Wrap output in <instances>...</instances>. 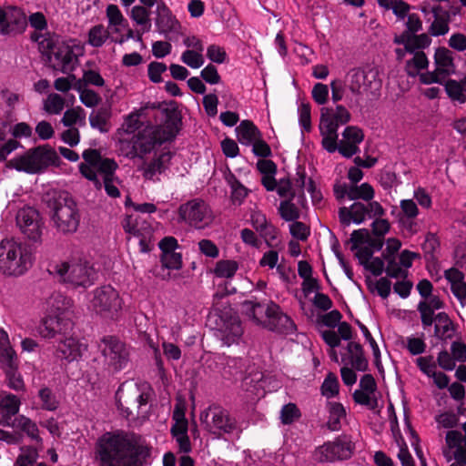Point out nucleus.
I'll use <instances>...</instances> for the list:
<instances>
[{"instance_id": "f257e3e1", "label": "nucleus", "mask_w": 466, "mask_h": 466, "mask_svg": "<svg viewBox=\"0 0 466 466\" xmlns=\"http://www.w3.org/2000/svg\"><path fill=\"white\" fill-rule=\"evenodd\" d=\"M151 449L137 433L116 430L101 435L95 445L98 466H143Z\"/></svg>"}, {"instance_id": "f03ea898", "label": "nucleus", "mask_w": 466, "mask_h": 466, "mask_svg": "<svg viewBox=\"0 0 466 466\" xmlns=\"http://www.w3.org/2000/svg\"><path fill=\"white\" fill-rule=\"evenodd\" d=\"M177 133L174 122H166L163 125H147L131 137H120L118 150L120 154L129 159L143 158L157 147L166 142L173 140Z\"/></svg>"}, {"instance_id": "7ed1b4c3", "label": "nucleus", "mask_w": 466, "mask_h": 466, "mask_svg": "<svg viewBox=\"0 0 466 466\" xmlns=\"http://www.w3.org/2000/svg\"><path fill=\"white\" fill-rule=\"evenodd\" d=\"M242 309L248 318L270 331L292 334L296 330L294 321L273 301L246 300L242 304Z\"/></svg>"}, {"instance_id": "20e7f679", "label": "nucleus", "mask_w": 466, "mask_h": 466, "mask_svg": "<svg viewBox=\"0 0 466 466\" xmlns=\"http://www.w3.org/2000/svg\"><path fill=\"white\" fill-rule=\"evenodd\" d=\"M31 248L25 244L5 239L0 243V271L7 276L23 275L33 265Z\"/></svg>"}, {"instance_id": "39448f33", "label": "nucleus", "mask_w": 466, "mask_h": 466, "mask_svg": "<svg viewBox=\"0 0 466 466\" xmlns=\"http://www.w3.org/2000/svg\"><path fill=\"white\" fill-rule=\"evenodd\" d=\"M350 120V111L342 105L335 109L324 106L320 109L319 132L322 137V147L329 153L336 152L339 137L338 128Z\"/></svg>"}, {"instance_id": "423d86ee", "label": "nucleus", "mask_w": 466, "mask_h": 466, "mask_svg": "<svg viewBox=\"0 0 466 466\" xmlns=\"http://www.w3.org/2000/svg\"><path fill=\"white\" fill-rule=\"evenodd\" d=\"M103 358L104 369L116 374L126 369L130 360V348L116 336L106 335L97 341Z\"/></svg>"}, {"instance_id": "0eeeda50", "label": "nucleus", "mask_w": 466, "mask_h": 466, "mask_svg": "<svg viewBox=\"0 0 466 466\" xmlns=\"http://www.w3.org/2000/svg\"><path fill=\"white\" fill-rule=\"evenodd\" d=\"M55 272L60 279L73 288L86 289L96 279V271L86 260H72L57 264Z\"/></svg>"}, {"instance_id": "6e6552de", "label": "nucleus", "mask_w": 466, "mask_h": 466, "mask_svg": "<svg viewBox=\"0 0 466 466\" xmlns=\"http://www.w3.org/2000/svg\"><path fill=\"white\" fill-rule=\"evenodd\" d=\"M124 383L121 384L116 392V400L117 410L120 414L126 419H130L133 416V411L129 404L137 405V417L141 419L147 418V410L145 408L149 402L151 397V388L147 383L142 384V390L137 384L134 389H131L127 394L124 390Z\"/></svg>"}, {"instance_id": "1a4fd4ad", "label": "nucleus", "mask_w": 466, "mask_h": 466, "mask_svg": "<svg viewBox=\"0 0 466 466\" xmlns=\"http://www.w3.org/2000/svg\"><path fill=\"white\" fill-rule=\"evenodd\" d=\"M58 159L56 152L49 146H40L28 150L22 156L11 160V165L18 171L35 174L56 164Z\"/></svg>"}, {"instance_id": "9d476101", "label": "nucleus", "mask_w": 466, "mask_h": 466, "mask_svg": "<svg viewBox=\"0 0 466 466\" xmlns=\"http://www.w3.org/2000/svg\"><path fill=\"white\" fill-rule=\"evenodd\" d=\"M123 304L119 292L111 285L98 287L92 292L90 307L104 318L116 319Z\"/></svg>"}, {"instance_id": "9b49d317", "label": "nucleus", "mask_w": 466, "mask_h": 466, "mask_svg": "<svg viewBox=\"0 0 466 466\" xmlns=\"http://www.w3.org/2000/svg\"><path fill=\"white\" fill-rule=\"evenodd\" d=\"M355 443L349 434H341L331 441L319 446L314 451V459L319 462H334L351 458Z\"/></svg>"}, {"instance_id": "f8f14e48", "label": "nucleus", "mask_w": 466, "mask_h": 466, "mask_svg": "<svg viewBox=\"0 0 466 466\" xmlns=\"http://www.w3.org/2000/svg\"><path fill=\"white\" fill-rule=\"evenodd\" d=\"M84 163L79 165V171L83 177L92 181L96 188L102 187V183L98 179L97 172L111 173L116 170L118 165L114 159L103 158L100 152L96 149L88 148L83 152Z\"/></svg>"}, {"instance_id": "ddd939ff", "label": "nucleus", "mask_w": 466, "mask_h": 466, "mask_svg": "<svg viewBox=\"0 0 466 466\" xmlns=\"http://www.w3.org/2000/svg\"><path fill=\"white\" fill-rule=\"evenodd\" d=\"M383 214L384 208L378 201L369 203L354 201L349 208L341 207L338 211L339 222L345 227L351 223L360 225L366 218L381 217Z\"/></svg>"}, {"instance_id": "4468645a", "label": "nucleus", "mask_w": 466, "mask_h": 466, "mask_svg": "<svg viewBox=\"0 0 466 466\" xmlns=\"http://www.w3.org/2000/svg\"><path fill=\"white\" fill-rule=\"evenodd\" d=\"M200 420L205 430L218 436L236 429V420L220 406H209L200 414Z\"/></svg>"}, {"instance_id": "2eb2a0df", "label": "nucleus", "mask_w": 466, "mask_h": 466, "mask_svg": "<svg viewBox=\"0 0 466 466\" xmlns=\"http://www.w3.org/2000/svg\"><path fill=\"white\" fill-rule=\"evenodd\" d=\"M52 220L58 231L62 233H74L77 230L80 222V214L76 203L71 198H64L54 208Z\"/></svg>"}, {"instance_id": "dca6fc26", "label": "nucleus", "mask_w": 466, "mask_h": 466, "mask_svg": "<svg viewBox=\"0 0 466 466\" xmlns=\"http://www.w3.org/2000/svg\"><path fill=\"white\" fill-rule=\"evenodd\" d=\"M348 88L355 95L373 94L380 87L379 73L376 69H351L346 77Z\"/></svg>"}, {"instance_id": "f3484780", "label": "nucleus", "mask_w": 466, "mask_h": 466, "mask_svg": "<svg viewBox=\"0 0 466 466\" xmlns=\"http://www.w3.org/2000/svg\"><path fill=\"white\" fill-rule=\"evenodd\" d=\"M182 220L198 228L208 226L212 221V213L202 199H192L181 205L178 209Z\"/></svg>"}, {"instance_id": "a211bd4d", "label": "nucleus", "mask_w": 466, "mask_h": 466, "mask_svg": "<svg viewBox=\"0 0 466 466\" xmlns=\"http://www.w3.org/2000/svg\"><path fill=\"white\" fill-rule=\"evenodd\" d=\"M123 227L127 233L139 238V247L142 252L147 253L152 249L154 229L146 218L129 215L126 218Z\"/></svg>"}, {"instance_id": "6ab92c4d", "label": "nucleus", "mask_w": 466, "mask_h": 466, "mask_svg": "<svg viewBox=\"0 0 466 466\" xmlns=\"http://www.w3.org/2000/svg\"><path fill=\"white\" fill-rule=\"evenodd\" d=\"M215 327L217 336L224 342L230 346L238 341L243 334V329L239 318L235 314L223 312L216 315Z\"/></svg>"}, {"instance_id": "aec40b11", "label": "nucleus", "mask_w": 466, "mask_h": 466, "mask_svg": "<svg viewBox=\"0 0 466 466\" xmlns=\"http://www.w3.org/2000/svg\"><path fill=\"white\" fill-rule=\"evenodd\" d=\"M333 194L337 201L343 202L345 198L349 200H362L365 203L373 202L375 191L369 183L361 185H349L345 182H336L333 186Z\"/></svg>"}, {"instance_id": "412c9836", "label": "nucleus", "mask_w": 466, "mask_h": 466, "mask_svg": "<svg viewBox=\"0 0 466 466\" xmlns=\"http://www.w3.org/2000/svg\"><path fill=\"white\" fill-rule=\"evenodd\" d=\"M436 68L434 72L422 75L421 80L425 84L442 83L454 72L452 52L445 47L438 48L434 56Z\"/></svg>"}, {"instance_id": "4be33fe9", "label": "nucleus", "mask_w": 466, "mask_h": 466, "mask_svg": "<svg viewBox=\"0 0 466 466\" xmlns=\"http://www.w3.org/2000/svg\"><path fill=\"white\" fill-rule=\"evenodd\" d=\"M155 25L157 31L169 40L177 37L181 34L180 22L172 14V11L165 2L157 3Z\"/></svg>"}, {"instance_id": "5701e85b", "label": "nucleus", "mask_w": 466, "mask_h": 466, "mask_svg": "<svg viewBox=\"0 0 466 466\" xmlns=\"http://www.w3.org/2000/svg\"><path fill=\"white\" fill-rule=\"evenodd\" d=\"M419 214V208L413 199L400 200L397 220L399 228L405 235L413 236L420 230Z\"/></svg>"}, {"instance_id": "b1692460", "label": "nucleus", "mask_w": 466, "mask_h": 466, "mask_svg": "<svg viewBox=\"0 0 466 466\" xmlns=\"http://www.w3.org/2000/svg\"><path fill=\"white\" fill-rule=\"evenodd\" d=\"M73 329V322L67 316L45 315L38 327L37 332L44 339H54L57 335L66 336Z\"/></svg>"}, {"instance_id": "393cba45", "label": "nucleus", "mask_w": 466, "mask_h": 466, "mask_svg": "<svg viewBox=\"0 0 466 466\" xmlns=\"http://www.w3.org/2000/svg\"><path fill=\"white\" fill-rule=\"evenodd\" d=\"M26 26L24 11L14 5L0 6V35L22 32Z\"/></svg>"}, {"instance_id": "a878e982", "label": "nucleus", "mask_w": 466, "mask_h": 466, "mask_svg": "<svg viewBox=\"0 0 466 466\" xmlns=\"http://www.w3.org/2000/svg\"><path fill=\"white\" fill-rule=\"evenodd\" d=\"M16 224L29 239L36 241L40 238L41 219L35 208L31 207L21 208L16 215Z\"/></svg>"}, {"instance_id": "bb28decb", "label": "nucleus", "mask_w": 466, "mask_h": 466, "mask_svg": "<svg viewBox=\"0 0 466 466\" xmlns=\"http://www.w3.org/2000/svg\"><path fill=\"white\" fill-rule=\"evenodd\" d=\"M377 383L371 374H365L360 378V389L352 394L353 400L360 405L374 410L378 407Z\"/></svg>"}, {"instance_id": "cd10ccee", "label": "nucleus", "mask_w": 466, "mask_h": 466, "mask_svg": "<svg viewBox=\"0 0 466 466\" xmlns=\"http://www.w3.org/2000/svg\"><path fill=\"white\" fill-rule=\"evenodd\" d=\"M87 350V345L75 337L60 339L55 347V356L68 363L79 360Z\"/></svg>"}, {"instance_id": "c85d7f7f", "label": "nucleus", "mask_w": 466, "mask_h": 466, "mask_svg": "<svg viewBox=\"0 0 466 466\" xmlns=\"http://www.w3.org/2000/svg\"><path fill=\"white\" fill-rule=\"evenodd\" d=\"M52 63L55 70L61 71L64 74H70L76 69L78 58L71 46L63 45L58 46L54 52Z\"/></svg>"}, {"instance_id": "c756f323", "label": "nucleus", "mask_w": 466, "mask_h": 466, "mask_svg": "<svg viewBox=\"0 0 466 466\" xmlns=\"http://www.w3.org/2000/svg\"><path fill=\"white\" fill-rule=\"evenodd\" d=\"M172 156V153L169 151L163 152L149 162L144 163L141 168L144 178L152 181H159V176L168 169Z\"/></svg>"}, {"instance_id": "7c9ffc66", "label": "nucleus", "mask_w": 466, "mask_h": 466, "mask_svg": "<svg viewBox=\"0 0 466 466\" xmlns=\"http://www.w3.org/2000/svg\"><path fill=\"white\" fill-rule=\"evenodd\" d=\"M444 278L450 284L451 293L458 299L461 307H466V281L465 275L456 268L444 271Z\"/></svg>"}, {"instance_id": "2f4dec72", "label": "nucleus", "mask_w": 466, "mask_h": 466, "mask_svg": "<svg viewBox=\"0 0 466 466\" xmlns=\"http://www.w3.org/2000/svg\"><path fill=\"white\" fill-rule=\"evenodd\" d=\"M443 456L447 461H454L450 466H466V449H458V434L447 432Z\"/></svg>"}, {"instance_id": "473e14b6", "label": "nucleus", "mask_w": 466, "mask_h": 466, "mask_svg": "<svg viewBox=\"0 0 466 466\" xmlns=\"http://www.w3.org/2000/svg\"><path fill=\"white\" fill-rule=\"evenodd\" d=\"M0 367L4 370L7 386L15 391H24L25 383L18 371L19 361L17 357L0 360Z\"/></svg>"}, {"instance_id": "72a5a7b5", "label": "nucleus", "mask_w": 466, "mask_h": 466, "mask_svg": "<svg viewBox=\"0 0 466 466\" xmlns=\"http://www.w3.org/2000/svg\"><path fill=\"white\" fill-rule=\"evenodd\" d=\"M250 222L252 227L258 231L268 246L274 241L278 236V229L270 222L268 221L264 213L259 210L252 211L250 215Z\"/></svg>"}, {"instance_id": "f704fd0d", "label": "nucleus", "mask_w": 466, "mask_h": 466, "mask_svg": "<svg viewBox=\"0 0 466 466\" xmlns=\"http://www.w3.org/2000/svg\"><path fill=\"white\" fill-rule=\"evenodd\" d=\"M444 307V302L439 296L431 295L419 302L417 309L420 314L423 328L431 327L433 323L434 311Z\"/></svg>"}, {"instance_id": "c9c22d12", "label": "nucleus", "mask_w": 466, "mask_h": 466, "mask_svg": "<svg viewBox=\"0 0 466 466\" xmlns=\"http://www.w3.org/2000/svg\"><path fill=\"white\" fill-rule=\"evenodd\" d=\"M71 308V299L60 292L52 293L44 303L45 315L66 316Z\"/></svg>"}, {"instance_id": "e433bc0d", "label": "nucleus", "mask_w": 466, "mask_h": 466, "mask_svg": "<svg viewBox=\"0 0 466 466\" xmlns=\"http://www.w3.org/2000/svg\"><path fill=\"white\" fill-rule=\"evenodd\" d=\"M346 365H350L352 369L359 371H364L368 368V360L364 356L362 346L357 342H349L347 353L342 357Z\"/></svg>"}, {"instance_id": "4c0bfd02", "label": "nucleus", "mask_w": 466, "mask_h": 466, "mask_svg": "<svg viewBox=\"0 0 466 466\" xmlns=\"http://www.w3.org/2000/svg\"><path fill=\"white\" fill-rule=\"evenodd\" d=\"M106 16L107 18L106 28L110 31L112 36L120 35L127 27V20L116 5L110 4L106 6Z\"/></svg>"}, {"instance_id": "58836bf2", "label": "nucleus", "mask_w": 466, "mask_h": 466, "mask_svg": "<svg viewBox=\"0 0 466 466\" xmlns=\"http://www.w3.org/2000/svg\"><path fill=\"white\" fill-rule=\"evenodd\" d=\"M352 248H359L360 245H367L372 248L373 252L380 251L383 247V238L380 237H371L366 228L354 230L350 235Z\"/></svg>"}, {"instance_id": "ea45409f", "label": "nucleus", "mask_w": 466, "mask_h": 466, "mask_svg": "<svg viewBox=\"0 0 466 466\" xmlns=\"http://www.w3.org/2000/svg\"><path fill=\"white\" fill-rule=\"evenodd\" d=\"M433 322L435 323L434 334L436 338L445 341L453 337L455 332L454 325L447 313H438L433 317Z\"/></svg>"}, {"instance_id": "a19ab883", "label": "nucleus", "mask_w": 466, "mask_h": 466, "mask_svg": "<svg viewBox=\"0 0 466 466\" xmlns=\"http://www.w3.org/2000/svg\"><path fill=\"white\" fill-rule=\"evenodd\" d=\"M431 11L434 20L430 26L429 33L433 36H440L447 34L450 29V14L447 11L442 10L440 5L432 7Z\"/></svg>"}, {"instance_id": "79ce46f5", "label": "nucleus", "mask_w": 466, "mask_h": 466, "mask_svg": "<svg viewBox=\"0 0 466 466\" xmlns=\"http://www.w3.org/2000/svg\"><path fill=\"white\" fill-rule=\"evenodd\" d=\"M238 141L245 146H250L254 141L262 137L259 129L252 121L243 120L236 128Z\"/></svg>"}, {"instance_id": "37998d69", "label": "nucleus", "mask_w": 466, "mask_h": 466, "mask_svg": "<svg viewBox=\"0 0 466 466\" xmlns=\"http://www.w3.org/2000/svg\"><path fill=\"white\" fill-rule=\"evenodd\" d=\"M327 410L329 413L327 427L332 431L341 429V421L346 418V410L344 406L337 401H328Z\"/></svg>"}, {"instance_id": "c03bdc74", "label": "nucleus", "mask_w": 466, "mask_h": 466, "mask_svg": "<svg viewBox=\"0 0 466 466\" xmlns=\"http://www.w3.org/2000/svg\"><path fill=\"white\" fill-rule=\"evenodd\" d=\"M448 96L454 102L464 104L466 102V75L459 81L448 79L444 83Z\"/></svg>"}, {"instance_id": "a18cd8bd", "label": "nucleus", "mask_w": 466, "mask_h": 466, "mask_svg": "<svg viewBox=\"0 0 466 466\" xmlns=\"http://www.w3.org/2000/svg\"><path fill=\"white\" fill-rule=\"evenodd\" d=\"M112 34L102 24L96 25L88 30L86 43L95 48L102 47L107 40L111 41Z\"/></svg>"}, {"instance_id": "49530a36", "label": "nucleus", "mask_w": 466, "mask_h": 466, "mask_svg": "<svg viewBox=\"0 0 466 466\" xmlns=\"http://www.w3.org/2000/svg\"><path fill=\"white\" fill-rule=\"evenodd\" d=\"M21 401L18 397L11 393L0 395V412L4 418L10 419L18 413Z\"/></svg>"}, {"instance_id": "de8ad7c7", "label": "nucleus", "mask_w": 466, "mask_h": 466, "mask_svg": "<svg viewBox=\"0 0 466 466\" xmlns=\"http://www.w3.org/2000/svg\"><path fill=\"white\" fill-rule=\"evenodd\" d=\"M144 108H140L139 110L131 112L127 115L121 127L122 137H131L133 135H136V132L142 129V122L140 121V116L142 115Z\"/></svg>"}, {"instance_id": "09e8293b", "label": "nucleus", "mask_w": 466, "mask_h": 466, "mask_svg": "<svg viewBox=\"0 0 466 466\" xmlns=\"http://www.w3.org/2000/svg\"><path fill=\"white\" fill-rule=\"evenodd\" d=\"M31 39L37 43L38 49L43 55L49 56L56 47V36L49 32H35L31 35Z\"/></svg>"}, {"instance_id": "8fccbe9b", "label": "nucleus", "mask_w": 466, "mask_h": 466, "mask_svg": "<svg viewBox=\"0 0 466 466\" xmlns=\"http://www.w3.org/2000/svg\"><path fill=\"white\" fill-rule=\"evenodd\" d=\"M378 5L386 11L391 10L399 20H404L410 9L403 0H377Z\"/></svg>"}, {"instance_id": "3c124183", "label": "nucleus", "mask_w": 466, "mask_h": 466, "mask_svg": "<svg viewBox=\"0 0 466 466\" xmlns=\"http://www.w3.org/2000/svg\"><path fill=\"white\" fill-rule=\"evenodd\" d=\"M131 19L143 30V33L149 32L151 29L150 12L142 5H135L131 9Z\"/></svg>"}, {"instance_id": "603ef678", "label": "nucleus", "mask_w": 466, "mask_h": 466, "mask_svg": "<svg viewBox=\"0 0 466 466\" xmlns=\"http://www.w3.org/2000/svg\"><path fill=\"white\" fill-rule=\"evenodd\" d=\"M16 426L25 432L31 440L36 442H42V438L39 435V430L35 421L25 417L19 415L15 419Z\"/></svg>"}, {"instance_id": "864d4df0", "label": "nucleus", "mask_w": 466, "mask_h": 466, "mask_svg": "<svg viewBox=\"0 0 466 466\" xmlns=\"http://www.w3.org/2000/svg\"><path fill=\"white\" fill-rule=\"evenodd\" d=\"M238 269V264L235 260L225 259L216 263L213 273L216 277L221 279H231Z\"/></svg>"}, {"instance_id": "5fc2aeb1", "label": "nucleus", "mask_w": 466, "mask_h": 466, "mask_svg": "<svg viewBox=\"0 0 466 466\" xmlns=\"http://www.w3.org/2000/svg\"><path fill=\"white\" fill-rule=\"evenodd\" d=\"M412 55V58L407 61L406 70L409 76H415L420 70L428 66L429 61L423 51Z\"/></svg>"}, {"instance_id": "6e6d98bb", "label": "nucleus", "mask_w": 466, "mask_h": 466, "mask_svg": "<svg viewBox=\"0 0 466 466\" xmlns=\"http://www.w3.org/2000/svg\"><path fill=\"white\" fill-rule=\"evenodd\" d=\"M66 100L56 93H51L44 101V109L51 115H59L65 108Z\"/></svg>"}, {"instance_id": "4d7b16f0", "label": "nucleus", "mask_w": 466, "mask_h": 466, "mask_svg": "<svg viewBox=\"0 0 466 466\" xmlns=\"http://www.w3.org/2000/svg\"><path fill=\"white\" fill-rule=\"evenodd\" d=\"M204 51L198 50H189L186 49L180 56V60L182 63L187 65V66L197 69L201 67L205 63V58L203 55Z\"/></svg>"}, {"instance_id": "13d9d810", "label": "nucleus", "mask_w": 466, "mask_h": 466, "mask_svg": "<svg viewBox=\"0 0 466 466\" xmlns=\"http://www.w3.org/2000/svg\"><path fill=\"white\" fill-rule=\"evenodd\" d=\"M339 383L338 377L333 372H329L320 387L321 394L329 399L339 394Z\"/></svg>"}, {"instance_id": "bf43d9fd", "label": "nucleus", "mask_w": 466, "mask_h": 466, "mask_svg": "<svg viewBox=\"0 0 466 466\" xmlns=\"http://www.w3.org/2000/svg\"><path fill=\"white\" fill-rule=\"evenodd\" d=\"M292 199L282 200L279 203V213L285 221H295L299 218V210L292 202Z\"/></svg>"}, {"instance_id": "052dcab7", "label": "nucleus", "mask_w": 466, "mask_h": 466, "mask_svg": "<svg viewBox=\"0 0 466 466\" xmlns=\"http://www.w3.org/2000/svg\"><path fill=\"white\" fill-rule=\"evenodd\" d=\"M116 170H112L111 173L104 172L103 175V185L106 193L110 198H118L120 197V191L117 187L119 184L118 178L115 175Z\"/></svg>"}, {"instance_id": "680f3d73", "label": "nucleus", "mask_w": 466, "mask_h": 466, "mask_svg": "<svg viewBox=\"0 0 466 466\" xmlns=\"http://www.w3.org/2000/svg\"><path fill=\"white\" fill-rule=\"evenodd\" d=\"M38 397L41 400L42 409L54 411L58 408L59 402L51 389L42 388L38 392Z\"/></svg>"}, {"instance_id": "e2e57ef3", "label": "nucleus", "mask_w": 466, "mask_h": 466, "mask_svg": "<svg viewBox=\"0 0 466 466\" xmlns=\"http://www.w3.org/2000/svg\"><path fill=\"white\" fill-rule=\"evenodd\" d=\"M20 146V143L15 139L5 140V131L0 127V162L5 161L7 156Z\"/></svg>"}, {"instance_id": "0e129e2a", "label": "nucleus", "mask_w": 466, "mask_h": 466, "mask_svg": "<svg viewBox=\"0 0 466 466\" xmlns=\"http://www.w3.org/2000/svg\"><path fill=\"white\" fill-rule=\"evenodd\" d=\"M17 357L15 350L10 344L8 333L0 328V360Z\"/></svg>"}, {"instance_id": "69168bd1", "label": "nucleus", "mask_w": 466, "mask_h": 466, "mask_svg": "<svg viewBox=\"0 0 466 466\" xmlns=\"http://www.w3.org/2000/svg\"><path fill=\"white\" fill-rule=\"evenodd\" d=\"M85 111L81 106H76L71 109H67L61 119L62 124L65 127H71L78 121H85Z\"/></svg>"}, {"instance_id": "338daca9", "label": "nucleus", "mask_w": 466, "mask_h": 466, "mask_svg": "<svg viewBox=\"0 0 466 466\" xmlns=\"http://www.w3.org/2000/svg\"><path fill=\"white\" fill-rule=\"evenodd\" d=\"M301 416L299 408L294 403L284 405L280 410V420L285 425L291 424Z\"/></svg>"}, {"instance_id": "774afa93", "label": "nucleus", "mask_w": 466, "mask_h": 466, "mask_svg": "<svg viewBox=\"0 0 466 466\" xmlns=\"http://www.w3.org/2000/svg\"><path fill=\"white\" fill-rule=\"evenodd\" d=\"M160 260L166 268L180 269L182 268V254L180 252L161 254Z\"/></svg>"}]
</instances>
